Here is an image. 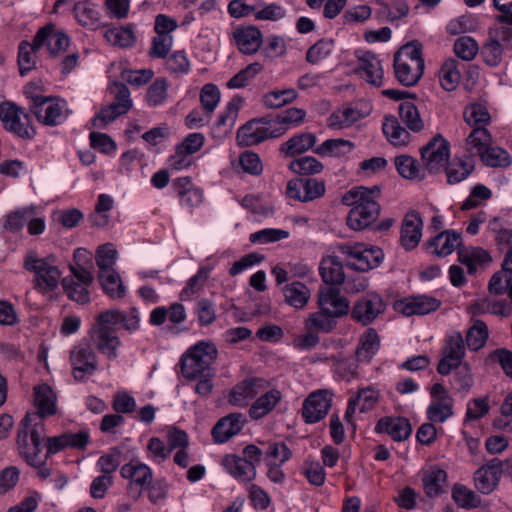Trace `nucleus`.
Instances as JSON below:
<instances>
[{"mask_svg":"<svg viewBox=\"0 0 512 512\" xmlns=\"http://www.w3.org/2000/svg\"><path fill=\"white\" fill-rule=\"evenodd\" d=\"M41 29L46 31V36L43 40V46H47L51 56L56 57L59 53L66 51L69 46V38L65 33L55 31L54 25L52 24L46 25Z\"/></svg>","mask_w":512,"mask_h":512,"instance_id":"nucleus-43","label":"nucleus"},{"mask_svg":"<svg viewBox=\"0 0 512 512\" xmlns=\"http://www.w3.org/2000/svg\"><path fill=\"white\" fill-rule=\"evenodd\" d=\"M375 430L387 433L394 441H403L410 436L412 427L407 418L383 417L376 424Z\"/></svg>","mask_w":512,"mask_h":512,"instance_id":"nucleus-25","label":"nucleus"},{"mask_svg":"<svg viewBox=\"0 0 512 512\" xmlns=\"http://www.w3.org/2000/svg\"><path fill=\"white\" fill-rule=\"evenodd\" d=\"M385 309L382 297L376 293H369L359 299L352 309V317L357 322L367 325Z\"/></svg>","mask_w":512,"mask_h":512,"instance_id":"nucleus-18","label":"nucleus"},{"mask_svg":"<svg viewBox=\"0 0 512 512\" xmlns=\"http://www.w3.org/2000/svg\"><path fill=\"white\" fill-rule=\"evenodd\" d=\"M282 393L277 389L265 390L264 394L258 397L249 409L252 419L258 420L269 414L280 402Z\"/></svg>","mask_w":512,"mask_h":512,"instance_id":"nucleus-30","label":"nucleus"},{"mask_svg":"<svg viewBox=\"0 0 512 512\" xmlns=\"http://www.w3.org/2000/svg\"><path fill=\"white\" fill-rule=\"evenodd\" d=\"M382 130L388 141L394 146H405L410 141V133L400 125L395 116L384 117Z\"/></svg>","mask_w":512,"mask_h":512,"instance_id":"nucleus-36","label":"nucleus"},{"mask_svg":"<svg viewBox=\"0 0 512 512\" xmlns=\"http://www.w3.org/2000/svg\"><path fill=\"white\" fill-rule=\"evenodd\" d=\"M24 268L34 273L33 285L39 293L44 295L58 288L62 274L54 256L38 258L30 252L25 257Z\"/></svg>","mask_w":512,"mask_h":512,"instance_id":"nucleus-7","label":"nucleus"},{"mask_svg":"<svg viewBox=\"0 0 512 512\" xmlns=\"http://www.w3.org/2000/svg\"><path fill=\"white\" fill-rule=\"evenodd\" d=\"M72 375L78 382L86 380L98 369V357L88 343H79L70 351Z\"/></svg>","mask_w":512,"mask_h":512,"instance_id":"nucleus-10","label":"nucleus"},{"mask_svg":"<svg viewBox=\"0 0 512 512\" xmlns=\"http://www.w3.org/2000/svg\"><path fill=\"white\" fill-rule=\"evenodd\" d=\"M34 402L38 409L34 414L39 415L42 420L45 416L53 415L56 411L55 396L52 389L46 384L35 388Z\"/></svg>","mask_w":512,"mask_h":512,"instance_id":"nucleus-37","label":"nucleus"},{"mask_svg":"<svg viewBox=\"0 0 512 512\" xmlns=\"http://www.w3.org/2000/svg\"><path fill=\"white\" fill-rule=\"evenodd\" d=\"M430 394L432 402L427 408V418L431 422L443 423L453 415L454 400L440 383L431 387Z\"/></svg>","mask_w":512,"mask_h":512,"instance_id":"nucleus-14","label":"nucleus"},{"mask_svg":"<svg viewBox=\"0 0 512 512\" xmlns=\"http://www.w3.org/2000/svg\"><path fill=\"white\" fill-rule=\"evenodd\" d=\"M358 70L362 78L373 86L382 85L383 69L381 61L371 52H365L358 57Z\"/></svg>","mask_w":512,"mask_h":512,"instance_id":"nucleus-26","label":"nucleus"},{"mask_svg":"<svg viewBox=\"0 0 512 512\" xmlns=\"http://www.w3.org/2000/svg\"><path fill=\"white\" fill-rule=\"evenodd\" d=\"M0 120L4 128L22 139H32L36 131L30 125L29 115L12 102L0 103Z\"/></svg>","mask_w":512,"mask_h":512,"instance_id":"nucleus-8","label":"nucleus"},{"mask_svg":"<svg viewBox=\"0 0 512 512\" xmlns=\"http://www.w3.org/2000/svg\"><path fill=\"white\" fill-rule=\"evenodd\" d=\"M73 12L79 24L85 27H93L98 21V12L96 7L86 1L78 2L74 5Z\"/></svg>","mask_w":512,"mask_h":512,"instance_id":"nucleus-57","label":"nucleus"},{"mask_svg":"<svg viewBox=\"0 0 512 512\" xmlns=\"http://www.w3.org/2000/svg\"><path fill=\"white\" fill-rule=\"evenodd\" d=\"M395 166L399 174L406 179L421 181L425 177V169L409 155L397 156Z\"/></svg>","mask_w":512,"mask_h":512,"instance_id":"nucleus-41","label":"nucleus"},{"mask_svg":"<svg viewBox=\"0 0 512 512\" xmlns=\"http://www.w3.org/2000/svg\"><path fill=\"white\" fill-rule=\"evenodd\" d=\"M218 355L216 346L211 342L200 341L190 347L181 358V371L188 380L201 377H213L212 364Z\"/></svg>","mask_w":512,"mask_h":512,"instance_id":"nucleus-5","label":"nucleus"},{"mask_svg":"<svg viewBox=\"0 0 512 512\" xmlns=\"http://www.w3.org/2000/svg\"><path fill=\"white\" fill-rule=\"evenodd\" d=\"M428 245L435 248L434 252L438 256H447L458 248V260L467 266L470 274L476 272L477 266L491 262L490 254L481 247L461 248V234L453 230L440 232L428 241Z\"/></svg>","mask_w":512,"mask_h":512,"instance_id":"nucleus-3","label":"nucleus"},{"mask_svg":"<svg viewBox=\"0 0 512 512\" xmlns=\"http://www.w3.org/2000/svg\"><path fill=\"white\" fill-rule=\"evenodd\" d=\"M354 144L344 139H328L313 151L319 156L340 157L352 151Z\"/></svg>","mask_w":512,"mask_h":512,"instance_id":"nucleus-45","label":"nucleus"},{"mask_svg":"<svg viewBox=\"0 0 512 512\" xmlns=\"http://www.w3.org/2000/svg\"><path fill=\"white\" fill-rule=\"evenodd\" d=\"M286 193L291 199L308 202L324 195L325 184L314 178H295L288 182Z\"/></svg>","mask_w":512,"mask_h":512,"instance_id":"nucleus-15","label":"nucleus"},{"mask_svg":"<svg viewBox=\"0 0 512 512\" xmlns=\"http://www.w3.org/2000/svg\"><path fill=\"white\" fill-rule=\"evenodd\" d=\"M44 421L37 414L26 413L17 427L16 446L19 455L31 466L40 464Z\"/></svg>","mask_w":512,"mask_h":512,"instance_id":"nucleus-4","label":"nucleus"},{"mask_svg":"<svg viewBox=\"0 0 512 512\" xmlns=\"http://www.w3.org/2000/svg\"><path fill=\"white\" fill-rule=\"evenodd\" d=\"M452 497L458 506L465 509L476 508L481 503L475 492L462 485L454 486Z\"/></svg>","mask_w":512,"mask_h":512,"instance_id":"nucleus-62","label":"nucleus"},{"mask_svg":"<svg viewBox=\"0 0 512 512\" xmlns=\"http://www.w3.org/2000/svg\"><path fill=\"white\" fill-rule=\"evenodd\" d=\"M118 327L124 328L129 333L137 331L140 327L137 308L132 307L129 312L107 309L95 317V323L90 331L91 339L97 351L108 360H114L119 356L121 340L116 334Z\"/></svg>","mask_w":512,"mask_h":512,"instance_id":"nucleus-1","label":"nucleus"},{"mask_svg":"<svg viewBox=\"0 0 512 512\" xmlns=\"http://www.w3.org/2000/svg\"><path fill=\"white\" fill-rule=\"evenodd\" d=\"M319 272L325 284L335 287L345 281L343 265L337 256H327L321 261Z\"/></svg>","mask_w":512,"mask_h":512,"instance_id":"nucleus-32","label":"nucleus"},{"mask_svg":"<svg viewBox=\"0 0 512 512\" xmlns=\"http://www.w3.org/2000/svg\"><path fill=\"white\" fill-rule=\"evenodd\" d=\"M34 214V207H25L13 211L7 215L4 228L12 232H17L24 227L28 219L33 217Z\"/></svg>","mask_w":512,"mask_h":512,"instance_id":"nucleus-60","label":"nucleus"},{"mask_svg":"<svg viewBox=\"0 0 512 512\" xmlns=\"http://www.w3.org/2000/svg\"><path fill=\"white\" fill-rule=\"evenodd\" d=\"M380 348V338L373 328H368L359 339L356 349L358 362H370Z\"/></svg>","mask_w":512,"mask_h":512,"instance_id":"nucleus-34","label":"nucleus"},{"mask_svg":"<svg viewBox=\"0 0 512 512\" xmlns=\"http://www.w3.org/2000/svg\"><path fill=\"white\" fill-rule=\"evenodd\" d=\"M236 140L242 147H250L267 140L266 131L260 124L259 118L252 119L241 126L237 131Z\"/></svg>","mask_w":512,"mask_h":512,"instance_id":"nucleus-28","label":"nucleus"},{"mask_svg":"<svg viewBox=\"0 0 512 512\" xmlns=\"http://www.w3.org/2000/svg\"><path fill=\"white\" fill-rule=\"evenodd\" d=\"M399 117L403 124L413 132H420L424 128L419 110L416 105L409 101H404L398 106Z\"/></svg>","mask_w":512,"mask_h":512,"instance_id":"nucleus-44","label":"nucleus"},{"mask_svg":"<svg viewBox=\"0 0 512 512\" xmlns=\"http://www.w3.org/2000/svg\"><path fill=\"white\" fill-rule=\"evenodd\" d=\"M123 452L120 447H113L108 453L102 455L97 461V467L103 473L109 475L114 473L123 462Z\"/></svg>","mask_w":512,"mask_h":512,"instance_id":"nucleus-50","label":"nucleus"},{"mask_svg":"<svg viewBox=\"0 0 512 512\" xmlns=\"http://www.w3.org/2000/svg\"><path fill=\"white\" fill-rule=\"evenodd\" d=\"M422 46L414 41L403 45L394 55V70L397 80L404 86H414L424 72Z\"/></svg>","mask_w":512,"mask_h":512,"instance_id":"nucleus-6","label":"nucleus"},{"mask_svg":"<svg viewBox=\"0 0 512 512\" xmlns=\"http://www.w3.org/2000/svg\"><path fill=\"white\" fill-rule=\"evenodd\" d=\"M104 37L110 44L119 47H130L135 42V35L128 27H114L104 33Z\"/></svg>","mask_w":512,"mask_h":512,"instance_id":"nucleus-53","label":"nucleus"},{"mask_svg":"<svg viewBox=\"0 0 512 512\" xmlns=\"http://www.w3.org/2000/svg\"><path fill=\"white\" fill-rule=\"evenodd\" d=\"M232 38L238 50L245 55L255 54L263 43L262 32L253 25L236 27Z\"/></svg>","mask_w":512,"mask_h":512,"instance_id":"nucleus-20","label":"nucleus"},{"mask_svg":"<svg viewBox=\"0 0 512 512\" xmlns=\"http://www.w3.org/2000/svg\"><path fill=\"white\" fill-rule=\"evenodd\" d=\"M45 30L39 29L34 36L33 42L22 41L19 45L18 66L22 76L36 68V52L43 47Z\"/></svg>","mask_w":512,"mask_h":512,"instance_id":"nucleus-21","label":"nucleus"},{"mask_svg":"<svg viewBox=\"0 0 512 512\" xmlns=\"http://www.w3.org/2000/svg\"><path fill=\"white\" fill-rule=\"evenodd\" d=\"M332 392L326 389L312 392L303 403L302 417L306 423H316L322 420L332 405Z\"/></svg>","mask_w":512,"mask_h":512,"instance_id":"nucleus-13","label":"nucleus"},{"mask_svg":"<svg viewBox=\"0 0 512 512\" xmlns=\"http://www.w3.org/2000/svg\"><path fill=\"white\" fill-rule=\"evenodd\" d=\"M283 294L287 304L301 309L310 299V290L301 282H292L283 288Z\"/></svg>","mask_w":512,"mask_h":512,"instance_id":"nucleus-42","label":"nucleus"},{"mask_svg":"<svg viewBox=\"0 0 512 512\" xmlns=\"http://www.w3.org/2000/svg\"><path fill=\"white\" fill-rule=\"evenodd\" d=\"M500 476L501 460L493 458L475 472V486L481 493L489 494L497 486Z\"/></svg>","mask_w":512,"mask_h":512,"instance_id":"nucleus-23","label":"nucleus"},{"mask_svg":"<svg viewBox=\"0 0 512 512\" xmlns=\"http://www.w3.org/2000/svg\"><path fill=\"white\" fill-rule=\"evenodd\" d=\"M491 142L492 136L485 127L473 128L466 139L468 156L472 158V155H478L480 157L490 146Z\"/></svg>","mask_w":512,"mask_h":512,"instance_id":"nucleus-38","label":"nucleus"},{"mask_svg":"<svg viewBox=\"0 0 512 512\" xmlns=\"http://www.w3.org/2000/svg\"><path fill=\"white\" fill-rule=\"evenodd\" d=\"M220 101V91L214 84H206L200 93V102L205 114L210 116Z\"/></svg>","mask_w":512,"mask_h":512,"instance_id":"nucleus-64","label":"nucleus"},{"mask_svg":"<svg viewBox=\"0 0 512 512\" xmlns=\"http://www.w3.org/2000/svg\"><path fill=\"white\" fill-rule=\"evenodd\" d=\"M421 159L425 169L432 174L441 172L446 167L450 157V144L441 135H435L420 149Z\"/></svg>","mask_w":512,"mask_h":512,"instance_id":"nucleus-9","label":"nucleus"},{"mask_svg":"<svg viewBox=\"0 0 512 512\" xmlns=\"http://www.w3.org/2000/svg\"><path fill=\"white\" fill-rule=\"evenodd\" d=\"M266 380L257 377L244 379L237 383L229 394V403L236 406H246L248 401L268 389Z\"/></svg>","mask_w":512,"mask_h":512,"instance_id":"nucleus-17","label":"nucleus"},{"mask_svg":"<svg viewBox=\"0 0 512 512\" xmlns=\"http://www.w3.org/2000/svg\"><path fill=\"white\" fill-rule=\"evenodd\" d=\"M422 219L418 212L411 211L406 214L401 228V243L407 250L414 249L422 236Z\"/></svg>","mask_w":512,"mask_h":512,"instance_id":"nucleus-24","label":"nucleus"},{"mask_svg":"<svg viewBox=\"0 0 512 512\" xmlns=\"http://www.w3.org/2000/svg\"><path fill=\"white\" fill-rule=\"evenodd\" d=\"M458 62L455 59L446 60L439 72L441 86L446 91H453L460 82V72L457 69Z\"/></svg>","mask_w":512,"mask_h":512,"instance_id":"nucleus-47","label":"nucleus"},{"mask_svg":"<svg viewBox=\"0 0 512 512\" xmlns=\"http://www.w3.org/2000/svg\"><path fill=\"white\" fill-rule=\"evenodd\" d=\"M116 257L117 251L113 244L106 243L100 245L96 251V264L99 268V272L115 270L113 266L115 265Z\"/></svg>","mask_w":512,"mask_h":512,"instance_id":"nucleus-63","label":"nucleus"},{"mask_svg":"<svg viewBox=\"0 0 512 512\" xmlns=\"http://www.w3.org/2000/svg\"><path fill=\"white\" fill-rule=\"evenodd\" d=\"M377 401V393L371 388H364L358 391L355 398H351L345 413V420L352 422V417L356 410L363 413L370 410Z\"/></svg>","mask_w":512,"mask_h":512,"instance_id":"nucleus-35","label":"nucleus"},{"mask_svg":"<svg viewBox=\"0 0 512 512\" xmlns=\"http://www.w3.org/2000/svg\"><path fill=\"white\" fill-rule=\"evenodd\" d=\"M444 168L447 182L449 184H457L465 180L474 171L475 161L470 156L454 158Z\"/></svg>","mask_w":512,"mask_h":512,"instance_id":"nucleus-33","label":"nucleus"},{"mask_svg":"<svg viewBox=\"0 0 512 512\" xmlns=\"http://www.w3.org/2000/svg\"><path fill=\"white\" fill-rule=\"evenodd\" d=\"M490 293L496 295H502L505 292L508 293L509 298L512 301V276L504 270H500L494 273L489 281Z\"/></svg>","mask_w":512,"mask_h":512,"instance_id":"nucleus-59","label":"nucleus"},{"mask_svg":"<svg viewBox=\"0 0 512 512\" xmlns=\"http://www.w3.org/2000/svg\"><path fill=\"white\" fill-rule=\"evenodd\" d=\"M297 97V92L290 88L284 90H275L266 93L263 96V104L267 108L276 109L288 103H291Z\"/></svg>","mask_w":512,"mask_h":512,"instance_id":"nucleus-54","label":"nucleus"},{"mask_svg":"<svg viewBox=\"0 0 512 512\" xmlns=\"http://www.w3.org/2000/svg\"><path fill=\"white\" fill-rule=\"evenodd\" d=\"M316 143V136L313 133H300L292 136L282 143L279 151L285 157H294L312 149Z\"/></svg>","mask_w":512,"mask_h":512,"instance_id":"nucleus-31","label":"nucleus"},{"mask_svg":"<svg viewBox=\"0 0 512 512\" xmlns=\"http://www.w3.org/2000/svg\"><path fill=\"white\" fill-rule=\"evenodd\" d=\"M465 354L463 338L460 333L452 335L444 349V357L440 360L437 371L441 375H448L451 370L460 366Z\"/></svg>","mask_w":512,"mask_h":512,"instance_id":"nucleus-19","label":"nucleus"},{"mask_svg":"<svg viewBox=\"0 0 512 512\" xmlns=\"http://www.w3.org/2000/svg\"><path fill=\"white\" fill-rule=\"evenodd\" d=\"M62 286L67 296L79 303V304H87L90 302V294L88 291V287L78 283L74 280V278L65 277L62 279Z\"/></svg>","mask_w":512,"mask_h":512,"instance_id":"nucleus-52","label":"nucleus"},{"mask_svg":"<svg viewBox=\"0 0 512 512\" xmlns=\"http://www.w3.org/2000/svg\"><path fill=\"white\" fill-rule=\"evenodd\" d=\"M31 112L40 123L47 126L59 125L68 116L64 102H54L44 96L32 97Z\"/></svg>","mask_w":512,"mask_h":512,"instance_id":"nucleus-11","label":"nucleus"},{"mask_svg":"<svg viewBox=\"0 0 512 512\" xmlns=\"http://www.w3.org/2000/svg\"><path fill=\"white\" fill-rule=\"evenodd\" d=\"M334 50L333 39H321L312 45L306 53V61L310 64H317L329 57Z\"/></svg>","mask_w":512,"mask_h":512,"instance_id":"nucleus-55","label":"nucleus"},{"mask_svg":"<svg viewBox=\"0 0 512 512\" xmlns=\"http://www.w3.org/2000/svg\"><path fill=\"white\" fill-rule=\"evenodd\" d=\"M440 301L436 298L421 295L411 297L398 304L399 310L406 316L415 314L424 315L437 310Z\"/></svg>","mask_w":512,"mask_h":512,"instance_id":"nucleus-27","label":"nucleus"},{"mask_svg":"<svg viewBox=\"0 0 512 512\" xmlns=\"http://www.w3.org/2000/svg\"><path fill=\"white\" fill-rule=\"evenodd\" d=\"M318 306L334 318L345 316L350 310L348 299L341 295L339 288L336 287H324L319 290Z\"/></svg>","mask_w":512,"mask_h":512,"instance_id":"nucleus-16","label":"nucleus"},{"mask_svg":"<svg viewBox=\"0 0 512 512\" xmlns=\"http://www.w3.org/2000/svg\"><path fill=\"white\" fill-rule=\"evenodd\" d=\"M98 279L104 292L112 299H121L125 296V287L115 270L99 272Z\"/></svg>","mask_w":512,"mask_h":512,"instance_id":"nucleus-39","label":"nucleus"},{"mask_svg":"<svg viewBox=\"0 0 512 512\" xmlns=\"http://www.w3.org/2000/svg\"><path fill=\"white\" fill-rule=\"evenodd\" d=\"M463 117L465 122L473 128L483 127L489 124L491 120L486 107L477 103L467 106L464 110Z\"/></svg>","mask_w":512,"mask_h":512,"instance_id":"nucleus-48","label":"nucleus"},{"mask_svg":"<svg viewBox=\"0 0 512 512\" xmlns=\"http://www.w3.org/2000/svg\"><path fill=\"white\" fill-rule=\"evenodd\" d=\"M335 318L328 315L320 309V311L312 313L306 320V327L308 330L316 332H330L336 326Z\"/></svg>","mask_w":512,"mask_h":512,"instance_id":"nucleus-58","label":"nucleus"},{"mask_svg":"<svg viewBox=\"0 0 512 512\" xmlns=\"http://www.w3.org/2000/svg\"><path fill=\"white\" fill-rule=\"evenodd\" d=\"M488 338V327L481 320H475L474 324L468 329L466 334V343L471 350H479L484 346Z\"/></svg>","mask_w":512,"mask_h":512,"instance_id":"nucleus-49","label":"nucleus"},{"mask_svg":"<svg viewBox=\"0 0 512 512\" xmlns=\"http://www.w3.org/2000/svg\"><path fill=\"white\" fill-rule=\"evenodd\" d=\"M169 83L165 78H157L147 89L146 99L149 105L158 106L168 96Z\"/></svg>","mask_w":512,"mask_h":512,"instance_id":"nucleus-61","label":"nucleus"},{"mask_svg":"<svg viewBox=\"0 0 512 512\" xmlns=\"http://www.w3.org/2000/svg\"><path fill=\"white\" fill-rule=\"evenodd\" d=\"M245 423L246 418L241 413H231L222 417L211 431L214 442L218 444L227 442L242 430Z\"/></svg>","mask_w":512,"mask_h":512,"instance_id":"nucleus-22","label":"nucleus"},{"mask_svg":"<svg viewBox=\"0 0 512 512\" xmlns=\"http://www.w3.org/2000/svg\"><path fill=\"white\" fill-rule=\"evenodd\" d=\"M120 474L124 479L129 480L128 490L135 500L141 496L145 488L149 487L153 479L151 468L138 461L124 464Z\"/></svg>","mask_w":512,"mask_h":512,"instance_id":"nucleus-12","label":"nucleus"},{"mask_svg":"<svg viewBox=\"0 0 512 512\" xmlns=\"http://www.w3.org/2000/svg\"><path fill=\"white\" fill-rule=\"evenodd\" d=\"M222 465L233 477L242 481H251L256 476V467L237 455H226Z\"/></svg>","mask_w":512,"mask_h":512,"instance_id":"nucleus-29","label":"nucleus"},{"mask_svg":"<svg viewBox=\"0 0 512 512\" xmlns=\"http://www.w3.org/2000/svg\"><path fill=\"white\" fill-rule=\"evenodd\" d=\"M380 195L381 190L378 186L372 188L358 186L342 196V203L352 207L346 219L350 229L364 230L377 220L381 211L378 203Z\"/></svg>","mask_w":512,"mask_h":512,"instance_id":"nucleus-2","label":"nucleus"},{"mask_svg":"<svg viewBox=\"0 0 512 512\" xmlns=\"http://www.w3.org/2000/svg\"><path fill=\"white\" fill-rule=\"evenodd\" d=\"M262 70L263 65L259 62L249 64L227 82V87L230 89L243 88Z\"/></svg>","mask_w":512,"mask_h":512,"instance_id":"nucleus-56","label":"nucleus"},{"mask_svg":"<svg viewBox=\"0 0 512 512\" xmlns=\"http://www.w3.org/2000/svg\"><path fill=\"white\" fill-rule=\"evenodd\" d=\"M446 479L447 473L443 469H430L422 478L425 494L433 498L443 493Z\"/></svg>","mask_w":512,"mask_h":512,"instance_id":"nucleus-40","label":"nucleus"},{"mask_svg":"<svg viewBox=\"0 0 512 512\" xmlns=\"http://www.w3.org/2000/svg\"><path fill=\"white\" fill-rule=\"evenodd\" d=\"M289 169L299 175H314L322 172L324 166L312 156H304L293 160L289 164Z\"/></svg>","mask_w":512,"mask_h":512,"instance_id":"nucleus-51","label":"nucleus"},{"mask_svg":"<svg viewBox=\"0 0 512 512\" xmlns=\"http://www.w3.org/2000/svg\"><path fill=\"white\" fill-rule=\"evenodd\" d=\"M481 161L488 167L507 168L512 163L510 154L503 148L488 147L480 156Z\"/></svg>","mask_w":512,"mask_h":512,"instance_id":"nucleus-46","label":"nucleus"}]
</instances>
